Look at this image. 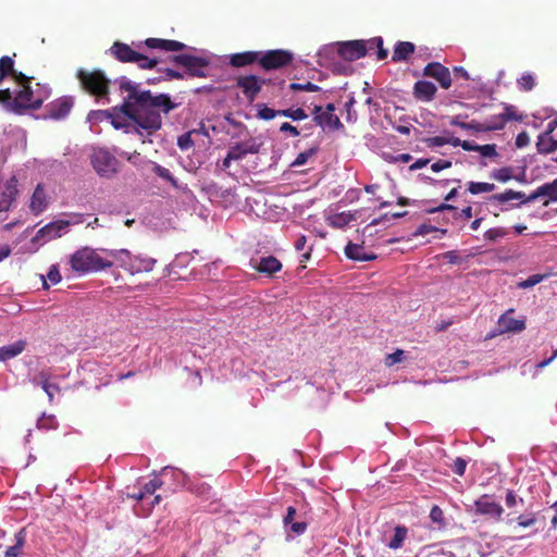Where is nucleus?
<instances>
[{
    "label": "nucleus",
    "mask_w": 557,
    "mask_h": 557,
    "mask_svg": "<svg viewBox=\"0 0 557 557\" xmlns=\"http://www.w3.org/2000/svg\"><path fill=\"white\" fill-rule=\"evenodd\" d=\"M122 91H126L120 109L111 112L109 122L115 129L135 134L145 143H152V136L162 127V114L166 115L177 107L168 94H153L140 88V84L125 76L115 79Z\"/></svg>",
    "instance_id": "nucleus-1"
},
{
    "label": "nucleus",
    "mask_w": 557,
    "mask_h": 557,
    "mask_svg": "<svg viewBox=\"0 0 557 557\" xmlns=\"http://www.w3.org/2000/svg\"><path fill=\"white\" fill-rule=\"evenodd\" d=\"M29 77L16 81L18 89L11 91L9 88L0 90V103L3 108L16 114L24 113L27 109H38L41 107L47 95L41 96L33 91L29 86Z\"/></svg>",
    "instance_id": "nucleus-2"
},
{
    "label": "nucleus",
    "mask_w": 557,
    "mask_h": 557,
    "mask_svg": "<svg viewBox=\"0 0 557 557\" xmlns=\"http://www.w3.org/2000/svg\"><path fill=\"white\" fill-rule=\"evenodd\" d=\"M101 249L83 247L70 256L69 263L71 269L78 275L100 272L113 265V262L106 256H102Z\"/></svg>",
    "instance_id": "nucleus-3"
},
{
    "label": "nucleus",
    "mask_w": 557,
    "mask_h": 557,
    "mask_svg": "<svg viewBox=\"0 0 557 557\" xmlns=\"http://www.w3.org/2000/svg\"><path fill=\"white\" fill-rule=\"evenodd\" d=\"M367 50L363 40H349L322 47L318 52V57L322 60L337 54L347 61H355L363 58L367 54Z\"/></svg>",
    "instance_id": "nucleus-4"
},
{
    "label": "nucleus",
    "mask_w": 557,
    "mask_h": 557,
    "mask_svg": "<svg viewBox=\"0 0 557 557\" xmlns=\"http://www.w3.org/2000/svg\"><path fill=\"white\" fill-rule=\"evenodd\" d=\"M77 78L85 90L97 97L98 102L101 104L109 103L108 88L110 81L101 71L87 72L81 69L77 72Z\"/></svg>",
    "instance_id": "nucleus-5"
},
{
    "label": "nucleus",
    "mask_w": 557,
    "mask_h": 557,
    "mask_svg": "<svg viewBox=\"0 0 557 557\" xmlns=\"http://www.w3.org/2000/svg\"><path fill=\"white\" fill-rule=\"evenodd\" d=\"M90 161L94 170L101 177L110 178L117 172L119 160L104 148L94 149Z\"/></svg>",
    "instance_id": "nucleus-6"
},
{
    "label": "nucleus",
    "mask_w": 557,
    "mask_h": 557,
    "mask_svg": "<svg viewBox=\"0 0 557 557\" xmlns=\"http://www.w3.org/2000/svg\"><path fill=\"white\" fill-rule=\"evenodd\" d=\"M173 62L185 69L186 73L193 77H206L210 61L202 55L191 53H181L172 58Z\"/></svg>",
    "instance_id": "nucleus-7"
},
{
    "label": "nucleus",
    "mask_w": 557,
    "mask_h": 557,
    "mask_svg": "<svg viewBox=\"0 0 557 557\" xmlns=\"http://www.w3.org/2000/svg\"><path fill=\"white\" fill-rule=\"evenodd\" d=\"M474 513L484 516L494 522H504V507L492 495L484 494L474 500Z\"/></svg>",
    "instance_id": "nucleus-8"
},
{
    "label": "nucleus",
    "mask_w": 557,
    "mask_h": 557,
    "mask_svg": "<svg viewBox=\"0 0 557 557\" xmlns=\"http://www.w3.org/2000/svg\"><path fill=\"white\" fill-rule=\"evenodd\" d=\"M81 222H82V220L79 218H75L72 221L58 220V221L50 222L37 231L33 240L40 242L41 244H44L51 239L61 237L62 235H64L69 232L70 225L77 224Z\"/></svg>",
    "instance_id": "nucleus-9"
},
{
    "label": "nucleus",
    "mask_w": 557,
    "mask_h": 557,
    "mask_svg": "<svg viewBox=\"0 0 557 557\" xmlns=\"http://www.w3.org/2000/svg\"><path fill=\"white\" fill-rule=\"evenodd\" d=\"M293 54L285 50H269L260 52L258 63L265 71L276 70L289 64Z\"/></svg>",
    "instance_id": "nucleus-10"
},
{
    "label": "nucleus",
    "mask_w": 557,
    "mask_h": 557,
    "mask_svg": "<svg viewBox=\"0 0 557 557\" xmlns=\"http://www.w3.org/2000/svg\"><path fill=\"white\" fill-rule=\"evenodd\" d=\"M504 502L508 509V512L504 513V522L507 525H512V518L525 510V500L516 491L506 490Z\"/></svg>",
    "instance_id": "nucleus-11"
},
{
    "label": "nucleus",
    "mask_w": 557,
    "mask_h": 557,
    "mask_svg": "<svg viewBox=\"0 0 557 557\" xmlns=\"http://www.w3.org/2000/svg\"><path fill=\"white\" fill-rule=\"evenodd\" d=\"M265 79L256 75H246L237 78V87H239L249 101H253L260 92Z\"/></svg>",
    "instance_id": "nucleus-12"
},
{
    "label": "nucleus",
    "mask_w": 557,
    "mask_h": 557,
    "mask_svg": "<svg viewBox=\"0 0 557 557\" xmlns=\"http://www.w3.org/2000/svg\"><path fill=\"white\" fill-rule=\"evenodd\" d=\"M250 265L253 270L269 277L273 276L275 273L282 270V262L274 256H265L258 259H251Z\"/></svg>",
    "instance_id": "nucleus-13"
},
{
    "label": "nucleus",
    "mask_w": 557,
    "mask_h": 557,
    "mask_svg": "<svg viewBox=\"0 0 557 557\" xmlns=\"http://www.w3.org/2000/svg\"><path fill=\"white\" fill-rule=\"evenodd\" d=\"M423 75L436 79L444 89H448L451 86L449 70L438 62L429 63L423 69Z\"/></svg>",
    "instance_id": "nucleus-14"
},
{
    "label": "nucleus",
    "mask_w": 557,
    "mask_h": 557,
    "mask_svg": "<svg viewBox=\"0 0 557 557\" xmlns=\"http://www.w3.org/2000/svg\"><path fill=\"white\" fill-rule=\"evenodd\" d=\"M74 104V98L71 96L61 97L47 106V115L53 120L64 119Z\"/></svg>",
    "instance_id": "nucleus-15"
},
{
    "label": "nucleus",
    "mask_w": 557,
    "mask_h": 557,
    "mask_svg": "<svg viewBox=\"0 0 557 557\" xmlns=\"http://www.w3.org/2000/svg\"><path fill=\"white\" fill-rule=\"evenodd\" d=\"M436 86L429 81H418L413 85V96L419 101L430 102L435 97Z\"/></svg>",
    "instance_id": "nucleus-16"
},
{
    "label": "nucleus",
    "mask_w": 557,
    "mask_h": 557,
    "mask_svg": "<svg viewBox=\"0 0 557 557\" xmlns=\"http://www.w3.org/2000/svg\"><path fill=\"white\" fill-rule=\"evenodd\" d=\"M110 52L121 62H135L140 57L139 52L133 50L128 45L115 41L110 48Z\"/></svg>",
    "instance_id": "nucleus-17"
},
{
    "label": "nucleus",
    "mask_w": 557,
    "mask_h": 557,
    "mask_svg": "<svg viewBox=\"0 0 557 557\" xmlns=\"http://www.w3.org/2000/svg\"><path fill=\"white\" fill-rule=\"evenodd\" d=\"M512 310L502 314L498 319V326L502 332L519 333L525 329V321L522 319H515L510 315Z\"/></svg>",
    "instance_id": "nucleus-18"
},
{
    "label": "nucleus",
    "mask_w": 557,
    "mask_h": 557,
    "mask_svg": "<svg viewBox=\"0 0 557 557\" xmlns=\"http://www.w3.org/2000/svg\"><path fill=\"white\" fill-rule=\"evenodd\" d=\"M102 253L109 259L115 260L119 265L129 272L134 255L127 249H102Z\"/></svg>",
    "instance_id": "nucleus-19"
},
{
    "label": "nucleus",
    "mask_w": 557,
    "mask_h": 557,
    "mask_svg": "<svg viewBox=\"0 0 557 557\" xmlns=\"http://www.w3.org/2000/svg\"><path fill=\"white\" fill-rule=\"evenodd\" d=\"M145 45L151 49H161L165 51H181L187 48V46L181 41L159 38H148L146 39Z\"/></svg>",
    "instance_id": "nucleus-20"
},
{
    "label": "nucleus",
    "mask_w": 557,
    "mask_h": 557,
    "mask_svg": "<svg viewBox=\"0 0 557 557\" xmlns=\"http://www.w3.org/2000/svg\"><path fill=\"white\" fill-rule=\"evenodd\" d=\"M345 256L355 261H371L376 259L372 252H367L362 245L348 243L345 247Z\"/></svg>",
    "instance_id": "nucleus-21"
},
{
    "label": "nucleus",
    "mask_w": 557,
    "mask_h": 557,
    "mask_svg": "<svg viewBox=\"0 0 557 557\" xmlns=\"http://www.w3.org/2000/svg\"><path fill=\"white\" fill-rule=\"evenodd\" d=\"M156 263L157 260L154 258L134 255L129 273L134 275L141 272H150L153 270Z\"/></svg>",
    "instance_id": "nucleus-22"
},
{
    "label": "nucleus",
    "mask_w": 557,
    "mask_h": 557,
    "mask_svg": "<svg viewBox=\"0 0 557 557\" xmlns=\"http://www.w3.org/2000/svg\"><path fill=\"white\" fill-rule=\"evenodd\" d=\"M313 122L326 131L344 129L343 123L334 113L324 112L323 115L314 116Z\"/></svg>",
    "instance_id": "nucleus-23"
},
{
    "label": "nucleus",
    "mask_w": 557,
    "mask_h": 557,
    "mask_svg": "<svg viewBox=\"0 0 557 557\" xmlns=\"http://www.w3.org/2000/svg\"><path fill=\"white\" fill-rule=\"evenodd\" d=\"M50 374L47 371H40L32 382L36 385H39L45 393L47 394L49 401L53 400V396L55 392H59L60 388L57 384L50 383L49 381Z\"/></svg>",
    "instance_id": "nucleus-24"
},
{
    "label": "nucleus",
    "mask_w": 557,
    "mask_h": 557,
    "mask_svg": "<svg viewBox=\"0 0 557 557\" xmlns=\"http://www.w3.org/2000/svg\"><path fill=\"white\" fill-rule=\"evenodd\" d=\"M48 206L47 195L42 186L39 184L35 188L30 198V210L35 214H39L46 210Z\"/></svg>",
    "instance_id": "nucleus-25"
},
{
    "label": "nucleus",
    "mask_w": 557,
    "mask_h": 557,
    "mask_svg": "<svg viewBox=\"0 0 557 557\" xmlns=\"http://www.w3.org/2000/svg\"><path fill=\"white\" fill-rule=\"evenodd\" d=\"M260 51H245L230 57V63L234 67H242L258 62Z\"/></svg>",
    "instance_id": "nucleus-26"
},
{
    "label": "nucleus",
    "mask_w": 557,
    "mask_h": 557,
    "mask_svg": "<svg viewBox=\"0 0 557 557\" xmlns=\"http://www.w3.org/2000/svg\"><path fill=\"white\" fill-rule=\"evenodd\" d=\"M513 529H530L537 522V513L532 510H524L512 518Z\"/></svg>",
    "instance_id": "nucleus-27"
},
{
    "label": "nucleus",
    "mask_w": 557,
    "mask_h": 557,
    "mask_svg": "<svg viewBox=\"0 0 557 557\" xmlns=\"http://www.w3.org/2000/svg\"><path fill=\"white\" fill-rule=\"evenodd\" d=\"M26 347V342L18 339L13 344L0 347V362L11 360L21 355Z\"/></svg>",
    "instance_id": "nucleus-28"
},
{
    "label": "nucleus",
    "mask_w": 557,
    "mask_h": 557,
    "mask_svg": "<svg viewBox=\"0 0 557 557\" xmlns=\"http://www.w3.org/2000/svg\"><path fill=\"white\" fill-rule=\"evenodd\" d=\"M414 45L410 41L396 42L392 55L393 62L406 61L414 52Z\"/></svg>",
    "instance_id": "nucleus-29"
},
{
    "label": "nucleus",
    "mask_w": 557,
    "mask_h": 557,
    "mask_svg": "<svg viewBox=\"0 0 557 557\" xmlns=\"http://www.w3.org/2000/svg\"><path fill=\"white\" fill-rule=\"evenodd\" d=\"M7 75H12L15 81L25 79V75L14 70V61L12 58L4 55L0 59V84Z\"/></svg>",
    "instance_id": "nucleus-30"
},
{
    "label": "nucleus",
    "mask_w": 557,
    "mask_h": 557,
    "mask_svg": "<svg viewBox=\"0 0 557 557\" xmlns=\"http://www.w3.org/2000/svg\"><path fill=\"white\" fill-rule=\"evenodd\" d=\"M443 211H451L454 213V216L461 219V220H469L470 218H472V208L470 206L458 211V209L453 205L442 203L436 208H432V209L428 210L429 213L443 212Z\"/></svg>",
    "instance_id": "nucleus-31"
},
{
    "label": "nucleus",
    "mask_w": 557,
    "mask_h": 557,
    "mask_svg": "<svg viewBox=\"0 0 557 557\" xmlns=\"http://www.w3.org/2000/svg\"><path fill=\"white\" fill-rule=\"evenodd\" d=\"M15 544L7 547L4 557H20L21 549L26 543V529H20L14 535Z\"/></svg>",
    "instance_id": "nucleus-32"
},
{
    "label": "nucleus",
    "mask_w": 557,
    "mask_h": 557,
    "mask_svg": "<svg viewBox=\"0 0 557 557\" xmlns=\"http://www.w3.org/2000/svg\"><path fill=\"white\" fill-rule=\"evenodd\" d=\"M536 148L541 154L552 153L557 150V139L552 135L541 134L537 137Z\"/></svg>",
    "instance_id": "nucleus-33"
},
{
    "label": "nucleus",
    "mask_w": 557,
    "mask_h": 557,
    "mask_svg": "<svg viewBox=\"0 0 557 557\" xmlns=\"http://www.w3.org/2000/svg\"><path fill=\"white\" fill-rule=\"evenodd\" d=\"M357 211L355 212H339L330 216V225L336 228H343L348 225L351 221L356 220Z\"/></svg>",
    "instance_id": "nucleus-34"
},
{
    "label": "nucleus",
    "mask_w": 557,
    "mask_h": 557,
    "mask_svg": "<svg viewBox=\"0 0 557 557\" xmlns=\"http://www.w3.org/2000/svg\"><path fill=\"white\" fill-rule=\"evenodd\" d=\"M542 197L547 199L544 201V206H548L549 202H557V178L550 183H545L540 186Z\"/></svg>",
    "instance_id": "nucleus-35"
},
{
    "label": "nucleus",
    "mask_w": 557,
    "mask_h": 557,
    "mask_svg": "<svg viewBox=\"0 0 557 557\" xmlns=\"http://www.w3.org/2000/svg\"><path fill=\"white\" fill-rule=\"evenodd\" d=\"M408 530L404 525H397L395 528L394 535L389 540V542L386 544L392 549H398L404 545V542L407 537Z\"/></svg>",
    "instance_id": "nucleus-36"
},
{
    "label": "nucleus",
    "mask_w": 557,
    "mask_h": 557,
    "mask_svg": "<svg viewBox=\"0 0 557 557\" xmlns=\"http://www.w3.org/2000/svg\"><path fill=\"white\" fill-rule=\"evenodd\" d=\"M507 121L506 117L500 114H495L490 116L484 124V132H491V131H500L505 127Z\"/></svg>",
    "instance_id": "nucleus-37"
},
{
    "label": "nucleus",
    "mask_w": 557,
    "mask_h": 557,
    "mask_svg": "<svg viewBox=\"0 0 557 557\" xmlns=\"http://www.w3.org/2000/svg\"><path fill=\"white\" fill-rule=\"evenodd\" d=\"M308 528V523L304 520H298L289 523L286 530V540L290 541L294 539V536L302 535Z\"/></svg>",
    "instance_id": "nucleus-38"
},
{
    "label": "nucleus",
    "mask_w": 557,
    "mask_h": 557,
    "mask_svg": "<svg viewBox=\"0 0 557 557\" xmlns=\"http://www.w3.org/2000/svg\"><path fill=\"white\" fill-rule=\"evenodd\" d=\"M161 475L166 479V478H171L173 479V481L177 484V485H184L185 484V473L180 470V469H176V468H172V467H164L162 470H161Z\"/></svg>",
    "instance_id": "nucleus-39"
},
{
    "label": "nucleus",
    "mask_w": 557,
    "mask_h": 557,
    "mask_svg": "<svg viewBox=\"0 0 557 557\" xmlns=\"http://www.w3.org/2000/svg\"><path fill=\"white\" fill-rule=\"evenodd\" d=\"M509 234V231L503 226H498V227H492L490 230H487L483 237L486 242H490V243H497L499 242L500 239L505 238L507 235Z\"/></svg>",
    "instance_id": "nucleus-40"
},
{
    "label": "nucleus",
    "mask_w": 557,
    "mask_h": 557,
    "mask_svg": "<svg viewBox=\"0 0 557 557\" xmlns=\"http://www.w3.org/2000/svg\"><path fill=\"white\" fill-rule=\"evenodd\" d=\"M16 189L12 186H8L2 193H0V210L7 211L10 209Z\"/></svg>",
    "instance_id": "nucleus-41"
},
{
    "label": "nucleus",
    "mask_w": 557,
    "mask_h": 557,
    "mask_svg": "<svg viewBox=\"0 0 557 557\" xmlns=\"http://www.w3.org/2000/svg\"><path fill=\"white\" fill-rule=\"evenodd\" d=\"M257 108V117L264 121L273 120L276 116H280V110H274L269 108L264 103H258Z\"/></svg>",
    "instance_id": "nucleus-42"
},
{
    "label": "nucleus",
    "mask_w": 557,
    "mask_h": 557,
    "mask_svg": "<svg viewBox=\"0 0 557 557\" xmlns=\"http://www.w3.org/2000/svg\"><path fill=\"white\" fill-rule=\"evenodd\" d=\"M495 184L492 183H483V182H469L468 183V190L472 195H479L483 193H490L495 189Z\"/></svg>",
    "instance_id": "nucleus-43"
},
{
    "label": "nucleus",
    "mask_w": 557,
    "mask_h": 557,
    "mask_svg": "<svg viewBox=\"0 0 557 557\" xmlns=\"http://www.w3.org/2000/svg\"><path fill=\"white\" fill-rule=\"evenodd\" d=\"M238 145L244 150V153H246L247 156L249 153H258L262 146V143L259 141L257 138H249L247 140L238 143Z\"/></svg>",
    "instance_id": "nucleus-44"
},
{
    "label": "nucleus",
    "mask_w": 557,
    "mask_h": 557,
    "mask_svg": "<svg viewBox=\"0 0 557 557\" xmlns=\"http://www.w3.org/2000/svg\"><path fill=\"white\" fill-rule=\"evenodd\" d=\"M280 116L288 117L293 121H301L308 117V114L302 108L297 109H284L280 110Z\"/></svg>",
    "instance_id": "nucleus-45"
},
{
    "label": "nucleus",
    "mask_w": 557,
    "mask_h": 557,
    "mask_svg": "<svg viewBox=\"0 0 557 557\" xmlns=\"http://www.w3.org/2000/svg\"><path fill=\"white\" fill-rule=\"evenodd\" d=\"M451 125L458 126L466 131H473L476 133L484 132V124H482L481 122L474 121V120H472L471 122H459L456 119H454L451 121Z\"/></svg>",
    "instance_id": "nucleus-46"
},
{
    "label": "nucleus",
    "mask_w": 557,
    "mask_h": 557,
    "mask_svg": "<svg viewBox=\"0 0 557 557\" xmlns=\"http://www.w3.org/2000/svg\"><path fill=\"white\" fill-rule=\"evenodd\" d=\"M152 171L160 178H162L164 181H168L169 183H171L175 187L177 186V181L172 175V173L170 172L169 169H166V168H164V166H162L160 164L154 163Z\"/></svg>",
    "instance_id": "nucleus-47"
},
{
    "label": "nucleus",
    "mask_w": 557,
    "mask_h": 557,
    "mask_svg": "<svg viewBox=\"0 0 557 557\" xmlns=\"http://www.w3.org/2000/svg\"><path fill=\"white\" fill-rule=\"evenodd\" d=\"M37 428L39 430H54L58 428V421L55 419L54 416H46L45 413L42 414L41 418H39L37 420Z\"/></svg>",
    "instance_id": "nucleus-48"
},
{
    "label": "nucleus",
    "mask_w": 557,
    "mask_h": 557,
    "mask_svg": "<svg viewBox=\"0 0 557 557\" xmlns=\"http://www.w3.org/2000/svg\"><path fill=\"white\" fill-rule=\"evenodd\" d=\"M548 275L547 274H533L530 275L527 280L518 283V287L521 289H527L535 286L536 284L543 282Z\"/></svg>",
    "instance_id": "nucleus-49"
},
{
    "label": "nucleus",
    "mask_w": 557,
    "mask_h": 557,
    "mask_svg": "<svg viewBox=\"0 0 557 557\" xmlns=\"http://www.w3.org/2000/svg\"><path fill=\"white\" fill-rule=\"evenodd\" d=\"M111 112L108 110H92L88 113L87 121L90 123H97L102 121H109Z\"/></svg>",
    "instance_id": "nucleus-50"
},
{
    "label": "nucleus",
    "mask_w": 557,
    "mask_h": 557,
    "mask_svg": "<svg viewBox=\"0 0 557 557\" xmlns=\"http://www.w3.org/2000/svg\"><path fill=\"white\" fill-rule=\"evenodd\" d=\"M163 484V481L158 476H154L149 482L145 483L140 488L146 497L154 494V492Z\"/></svg>",
    "instance_id": "nucleus-51"
},
{
    "label": "nucleus",
    "mask_w": 557,
    "mask_h": 557,
    "mask_svg": "<svg viewBox=\"0 0 557 557\" xmlns=\"http://www.w3.org/2000/svg\"><path fill=\"white\" fill-rule=\"evenodd\" d=\"M317 148H310L306 151L300 152L292 163V166L305 165L308 162V160L317 153Z\"/></svg>",
    "instance_id": "nucleus-52"
},
{
    "label": "nucleus",
    "mask_w": 557,
    "mask_h": 557,
    "mask_svg": "<svg viewBox=\"0 0 557 557\" xmlns=\"http://www.w3.org/2000/svg\"><path fill=\"white\" fill-rule=\"evenodd\" d=\"M177 146L182 151L189 150L194 146V140L191 138V132L182 134L177 138Z\"/></svg>",
    "instance_id": "nucleus-53"
},
{
    "label": "nucleus",
    "mask_w": 557,
    "mask_h": 557,
    "mask_svg": "<svg viewBox=\"0 0 557 557\" xmlns=\"http://www.w3.org/2000/svg\"><path fill=\"white\" fill-rule=\"evenodd\" d=\"M289 88L294 91H310V92H314V91H319L321 88L313 84V83H305V84H300V83H292L289 85Z\"/></svg>",
    "instance_id": "nucleus-54"
},
{
    "label": "nucleus",
    "mask_w": 557,
    "mask_h": 557,
    "mask_svg": "<svg viewBox=\"0 0 557 557\" xmlns=\"http://www.w3.org/2000/svg\"><path fill=\"white\" fill-rule=\"evenodd\" d=\"M478 152L484 158H495L498 156L495 144L480 145Z\"/></svg>",
    "instance_id": "nucleus-55"
},
{
    "label": "nucleus",
    "mask_w": 557,
    "mask_h": 557,
    "mask_svg": "<svg viewBox=\"0 0 557 557\" xmlns=\"http://www.w3.org/2000/svg\"><path fill=\"white\" fill-rule=\"evenodd\" d=\"M510 200H513L512 189H507L504 193L495 194V195L490 197V201L491 202H498V203H502V205L506 203V202H508Z\"/></svg>",
    "instance_id": "nucleus-56"
},
{
    "label": "nucleus",
    "mask_w": 557,
    "mask_h": 557,
    "mask_svg": "<svg viewBox=\"0 0 557 557\" xmlns=\"http://www.w3.org/2000/svg\"><path fill=\"white\" fill-rule=\"evenodd\" d=\"M492 177L496 181L506 183L511 180V170L509 168H502L492 173Z\"/></svg>",
    "instance_id": "nucleus-57"
},
{
    "label": "nucleus",
    "mask_w": 557,
    "mask_h": 557,
    "mask_svg": "<svg viewBox=\"0 0 557 557\" xmlns=\"http://www.w3.org/2000/svg\"><path fill=\"white\" fill-rule=\"evenodd\" d=\"M518 86L522 90H531L534 87V77L527 73L521 76V78L518 79Z\"/></svg>",
    "instance_id": "nucleus-58"
},
{
    "label": "nucleus",
    "mask_w": 557,
    "mask_h": 557,
    "mask_svg": "<svg viewBox=\"0 0 557 557\" xmlns=\"http://www.w3.org/2000/svg\"><path fill=\"white\" fill-rule=\"evenodd\" d=\"M504 110H505V112L502 114L506 117L507 122L508 121H522V116L517 114L515 106L506 103L504 106Z\"/></svg>",
    "instance_id": "nucleus-59"
},
{
    "label": "nucleus",
    "mask_w": 557,
    "mask_h": 557,
    "mask_svg": "<svg viewBox=\"0 0 557 557\" xmlns=\"http://www.w3.org/2000/svg\"><path fill=\"white\" fill-rule=\"evenodd\" d=\"M467 463V460L461 457H457L454 461V465L451 466L453 472L459 476H462L466 472Z\"/></svg>",
    "instance_id": "nucleus-60"
},
{
    "label": "nucleus",
    "mask_w": 557,
    "mask_h": 557,
    "mask_svg": "<svg viewBox=\"0 0 557 557\" xmlns=\"http://www.w3.org/2000/svg\"><path fill=\"white\" fill-rule=\"evenodd\" d=\"M405 351L403 349H397L394 352L387 355L385 363L387 367H392L398 362H400L404 358Z\"/></svg>",
    "instance_id": "nucleus-61"
},
{
    "label": "nucleus",
    "mask_w": 557,
    "mask_h": 557,
    "mask_svg": "<svg viewBox=\"0 0 557 557\" xmlns=\"http://www.w3.org/2000/svg\"><path fill=\"white\" fill-rule=\"evenodd\" d=\"M134 63H137L140 69H152L157 65L158 61L140 53V57Z\"/></svg>",
    "instance_id": "nucleus-62"
},
{
    "label": "nucleus",
    "mask_w": 557,
    "mask_h": 557,
    "mask_svg": "<svg viewBox=\"0 0 557 557\" xmlns=\"http://www.w3.org/2000/svg\"><path fill=\"white\" fill-rule=\"evenodd\" d=\"M425 145L429 148L442 147L447 145V140L445 136H434L424 139Z\"/></svg>",
    "instance_id": "nucleus-63"
},
{
    "label": "nucleus",
    "mask_w": 557,
    "mask_h": 557,
    "mask_svg": "<svg viewBox=\"0 0 557 557\" xmlns=\"http://www.w3.org/2000/svg\"><path fill=\"white\" fill-rule=\"evenodd\" d=\"M430 519L438 524H442L444 521V512L443 510L437 506L434 505L430 510Z\"/></svg>",
    "instance_id": "nucleus-64"
}]
</instances>
